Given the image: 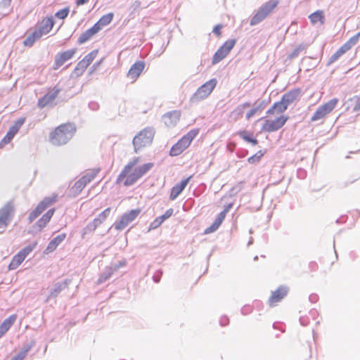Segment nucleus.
Segmentation results:
<instances>
[{"instance_id": "nucleus-15", "label": "nucleus", "mask_w": 360, "mask_h": 360, "mask_svg": "<svg viewBox=\"0 0 360 360\" xmlns=\"http://www.w3.org/2000/svg\"><path fill=\"white\" fill-rule=\"evenodd\" d=\"M181 117V112L173 110L165 113L163 117V121L168 127H174L179 122Z\"/></svg>"}, {"instance_id": "nucleus-54", "label": "nucleus", "mask_w": 360, "mask_h": 360, "mask_svg": "<svg viewBox=\"0 0 360 360\" xmlns=\"http://www.w3.org/2000/svg\"><path fill=\"white\" fill-rule=\"evenodd\" d=\"M219 226H217V225L213 222L209 227L205 229L204 233L205 234L211 233L214 231H216L218 229Z\"/></svg>"}, {"instance_id": "nucleus-18", "label": "nucleus", "mask_w": 360, "mask_h": 360, "mask_svg": "<svg viewBox=\"0 0 360 360\" xmlns=\"http://www.w3.org/2000/svg\"><path fill=\"white\" fill-rule=\"evenodd\" d=\"M54 25L53 16L48 17L41 20L36 30L42 36L48 34Z\"/></svg>"}, {"instance_id": "nucleus-8", "label": "nucleus", "mask_w": 360, "mask_h": 360, "mask_svg": "<svg viewBox=\"0 0 360 360\" xmlns=\"http://www.w3.org/2000/svg\"><path fill=\"white\" fill-rule=\"evenodd\" d=\"M338 102V100L337 98H333L323 105L319 106L312 115L311 120L314 122L324 117L335 108Z\"/></svg>"}, {"instance_id": "nucleus-51", "label": "nucleus", "mask_w": 360, "mask_h": 360, "mask_svg": "<svg viewBox=\"0 0 360 360\" xmlns=\"http://www.w3.org/2000/svg\"><path fill=\"white\" fill-rule=\"evenodd\" d=\"M111 209L110 207L106 208L102 212H101L98 217L102 221H105V219L109 216Z\"/></svg>"}, {"instance_id": "nucleus-9", "label": "nucleus", "mask_w": 360, "mask_h": 360, "mask_svg": "<svg viewBox=\"0 0 360 360\" xmlns=\"http://www.w3.org/2000/svg\"><path fill=\"white\" fill-rule=\"evenodd\" d=\"M14 207L11 201L0 209V229H6L12 219Z\"/></svg>"}, {"instance_id": "nucleus-43", "label": "nucleus", "mask_w": 360, "mask_h": 360, "mask_svg": "<svg viewBox=\"0 0 360 360\" xmlns=\"http://www.w3.org/2000/svg\"><path fill=\"white\" fill-rule=\"evenodd\" d=\"M44 212V210L40 207H39L38 205L37 206V207L30 213L29 214V217H28V219L30 221V222H32L35 219H37L42 212Z\"/></svg>"}, {"instance_id": "nucleus-4", "label": "nucleus", "mask_w": 360, "mask_h": 360, "mask_svg": "<svg viewBox=\"0 0 360 360\" xmlns=\"http://www.w3.org/2000/svg\"><path fill=\"white\" fill-rule=\"evenodd\" d=\"M154 134V130L149 127L145 128L136 134L133 139L135 152L138 153L139 149L150 145L153 141Z\"/></svg>"}, {"instance_id": "nucleus-21", "label": "nucleus", "mask_w": 360, "mask_h": 360, "mask_svg": "<svg viewBox=\"0 0 360 360\" xmlns=\"http://www.w3.org/2000/svg\"><path fill=\"white\" fill-rule=\"evenodd\" d=\"M17 319L16 314H12L6 318L0 325V338H1L12 326Z\"/></svg>"}, {"instance_id": "nucleus-5", "label": "nucleus", "mask_w": 360, "mask_h": 360, "mask_svg": "<svg viewBox=\"0 0 360 360\" xmlns=\"http://www.w3.org/2000/svg\"><path fill=\"white\" fill-rule=\"evenodd\" d=\"M217 84V81L214 78L206 82L191 96L190 101L194 103L206 98L212 92Z\"/></svg>"}, {"instance_id": "nucleus-52", "label": "nucleus", "mask_w": 360, "mask_h": 360, "mask_svg": "<svg viewBox=\"0 0 360 360\" xmlns=\"http://www.w3.org/2000/svg\"><path fill=\"white\" fill-rule=\"evenodd\" d=\"M25 122V117H20L15 121L14 124L12 125L14 128L19 131L20 128L22 126V124Z\"/></svg>"}, {"instance_id": "nucleus-38", "label": "nucleus", "mask_w": 360, "mask_h": 360, "mask_svg": "<svg viewBox=\"0 0 360 360\" xmlns=\"http://www.w3.org/2000/svg\"><path fill=\"white\" fill-rule=\"evenodd\" d=\"M56 201V196L46 197L38 204V206L44 211L48 207L53 205Z\"/></svg>"}, {"instance_id": "nucleus-35", "label": "nucleus", "mask_w": 360, "mask_h": 360, "mask_svg": "<svg viewBox=\"0 0 360 360\" xmlns=\"http://www.w3.org/2000/svg\"><path fill=\"white\" fill-rule=\"evenodd\" d=\"M347 51H348L345 48H344L343 46L340 47L335 53H334L330 58H329L327 65H329L334 63L335 61L338 60L341 56H342L344 53H345Z\"/></svg>"}, {"instance_id": "nucleus-33", "label": "nucleus", "mask_w": 360, "mask_h": 360, "mask_svg": "<svg viewBox=\"0 0 360 360\" xmlns=\"http://www.w3.org/2000/svg\"><path fill=\"white\" fill-rule=\"evenodd\" d=\"M238 135L248 143H251L252 146H256L258 143V140L252 136V134L247 131H240Z\"/></svg>"}, {"instance_id": "nucleus-47", "label": "nucleus", "mask_w": 360, "mask_h": 360, "mask_svg": "<svg viewBox=\"0 0 360 360\" xmlns=\"http://www.w3.org/2000/svg\"><path fill=\"white\" fill-rule=\"evenodd\" d=\"M70 12V8L69 7H65L58 11H57L56 13H55V17L58 18V19H65V18H67L68 13Z\"/></svg>"}, {"instance_id": "nucleus-36", "label": "nucleus", "mask_w": 360, "mask_h": 360, "mask_svg": "<svg viewBox=\"0 0 360 360\" xmlns=\"http://www.w3.org/2000/svg\"><path fill=\"white\" fill-rule=\"evenodd\" d=\"M141 177L139 176L137 172L135 170H134V172L132 173L127 175V176L124 182V185L125 186H131V185L134 184L138 181V179H139Z\"/></svg>"}, {"instance_id": "nucleus-27", "label": "nucleus", "mask_w": 360, "mask_h": 360, "mask_svg": "<svg viewBox=\"0 0 360 360\" xmlns=\"http://www.w3.org/2000/svg\"><path fill=\"white\" fill-rule=\"evenodd\" d=\"M55 212V209L52 208L49 210H48L43 216L37 221V225L40 228L42 229L46 226L47 223L51 220V217L53 215V213Z\"/></svg>"}, {"instance_id": "nucleus-30", "label": "nucleus", "mask_w": 360, "mask_h": 360, "mask_svg": "<svg viewBox=\"0 0 360 360\" xmlns=\"http://www.w3.org/2000/svg\"><path fill=\"white\" fill-rule=\"evenodd\" d=\"M41 37V35L35 30L26 37L23 41V44L25 46L31 47Z\"/></svg>"}, {"instance_id": "nucleus-64", "label": "nucleus", "mask_w": 360, "mask_h": 360, "mask_svg": "<svg viewBox=\"0 0 360 360\" xmlns=\"http://www.w3.org/2000/svg\"><path fill=\"white\" fill-rule=\"evenodd\" d=\"M18 129L11 126L7 132L10 134L13 137H14L15 135L18 133Z\"/></svg>"}, {"instance_id": "nucleus-3", "label": "nucleus", "mask_w": 360, "mask_h": 360, "mask_svg": "<svg viewBox=\"0 0 360 360\" xmlns=\"http://www.w3.org/2000/svg\"><path fill=\"white\" fill-rule=\"evenodd\" d=\"M278 1L270 0L263 4L252 17L250 21L251 26H255L262 22L277 6Z\"/></svg>"}, {"instance_id": "nucleus-40", "label": "nucleus", "mask_w": 360, "mask_h": 360, "mask_svg": "<svg viewBox=\"0 0 360 360\" xmlns=\"http://www.w3.org/2000/svg\"><path fill=\"white\" fill-rule=\"evenodd\" d=\"M87 67L88 65H86V63L83 60H82L77 64L76 67L73 70V74L75 76L79 77L83 74V72L86 70Z\"/></svg>"}, {"instance_id": "nucleus-1", "label": "nucleus", "mask_w": 360, "mask_h": 360, "mask_svg": "<svg viewBox=\"0 0 360 360\" xmlns=\"http://www.w3.org/2000/svg\"><path fill=\"white\" fill-rule=\"evenodd\" d=\"M75 131L76 128L73 124H61L50 134L51 141L56 146L66 144L72 138Z\"/></svg>"}, {"instance_id": "nucleus-14", "label": "nucleus", "mask_w": 360, "mask_h": 360, "mask_svg": "<svg viewBox=\"0 0 360 360\" xmlns=\"http://www.w3.org/2000/svg\"><path fill=\"white\" fill-rule=\"evenodd\" d=\"M77 51V49H72L67 50L58 55L55 58V63L53 69L57 70L62 66L66 61L70 60Z\"/></svg>"}, {"instance_id": "nucleus-25", "label": "nucleus", "mask_w": 360, "mask_h": 360, "mask_svg": "<svg viewBox=\"0 0 360 360\" xmlns=\"http://www.w3.org/2000/svg\"><path fill=\"white\" fill-rule=\"evenodd\" d=\"M98 32L99 31L97 30V27L93 25L91 28L86 30L79 36L77 40V43L79 44H82L85 43Z\"/></svg>"}, {"instance_id": "nucleus-63", "label": "nucleus", "mask_w": 360, "mask_h": 360, "mask_svg": "<svg viewBox=\"0 0 360 360\" xmlns=\"http://www.w3.org/2000/svg\"><path fill=\"white\" fill-rule=\"evenodd\" d=\"M309 300L311 303H316L319 300V296L316 294H311L309 296Z\"/></svg>"}, {"instance_id": "nucleus-42", "label": "nucleus", "mask_w": 360, "mask_h": 360, "mask_svg": "<svg viewBox=\"0 0 360 360\" xmlns=\"http://www.w3.org/2000/svg\"><path fill=\"white\" fill-rule=\"evenodd\" d=\"M273 109L276 110V112L277 114L282 113L285 112L288 107L285 105V104L283 103V101L281 99L280 101L276 102L273 105Z\"/></svg>"}, {"instance_id": "nucleus-37", "label": "nucleus", "mask_w": 360, "mask_h": 360, "mask_svg": "<svg viewBox=\"0 0 360 360\" xmlns=\"http://www.w3.org/2000/svg\"><path fill=\"white\" fill-rule=\"evenodd\" d=\"M25 260L18 253H17L12 259L8 265L9 270H14Z\"/></svg>"}, {"instance_id": "nucleus-34", "label": "nucleus", "mask_w": 360, "mask_h": 360, "mask_svg": "<svg viewBox=\"0 0 360 360\" xmlns=\"http://www.w3.org/2000/svg\"><path fill=\"white\" fill-rule=\"evenodd\" d=\"M153 165H154L152 162L145 163L142 165L139 166L134 170L137 172L140 177H142L144 174H146L149 170L152 169Z\"/></svg>"}, {"instance_id": "nucleus-2", "label": "nucleus", "mask_w": 360, "mask_h": 360, "mask_svg": "<svg viewBox=\"0 0 360 360\" xmlns=\"http://www.w3.org/2000/svg\"><path fill=\"white\" fill-rule=\"evenodd\" d=\"M198 133L199 129L197 128L189 131L172 146L169 150V155L171 156H177L182 153L190 146L191 143L197 136Z\"/></svg>"}, {"instance_id": "nucleus-28", "label": "nucleus", "mask_w": 360, "mask_h": 360, "mask_svg": "<svg viewBox=\"0 0 360 360\" xmlns=\"http://www.w3.org/2000/svg\"><path fill=\"white\" fill-rule=\"evenodd\" d=\"M89 184L85 177L82 176L78 181H77L73 186L72 187V191L78 195L82 192V191L84 188V187Z\"/></svg>"}, {"instance_id": "nucleus-49", "label": "nucleus", "mask_w": 360, "mask_h": 360, "mask_svg": "<svg viewBox=\"0 0 360 360\" xmlns=\"http://www.w3.org/2000/svg\"><path fill=\"white\" fill-rule=\"evenodd\" d=\"M35 344L36 341L34 339H32L29 342L25 344L21 349L27 354V352L35 345Z\"/></svg>"}, {"instance_id": "nucleus-48", "label": "nucleus", "mask_w": 360, "mask_h": 360, "mask_svg": "<svg viewBox=\"0 0 360 360\" xmlns=\"http://www.w3.org/2000/svg\"><path fill=\"white\" fill-rule=\"evenodd\" d=\"M95 225L89 222L82 230V238H84L86 234L94 232L96 230Z\"/></svg>"}, {"instance_id": "nucleus-22", "label": "nucleus", "mask_w": 360, "mask_h": 360, "mask_svg": "<svg viewBox=\"0 0 360 360\" xmlns=\"http://www.w3.org/2000/svg\"><path fill=\"white\" fill-rule=\"evenodd\" d=\"M266 104L265 101H256L253 104V108L246 113V120H249L255 114L262 112L266 108Z\"/></svg>"}, {"instance_id": "nucleus-55", "label": "nucleus", "mask_w": 360, "mask_h": 360, "mask_svg": "<svg viewBox=\"0 0 360 360\" xmlns=\"http://www.w3.org/2000/svg\"><path fill=\"white\" fill-rule=\"evenodd\" d=\"M162 274V270H158L153 276V280L155 283H159Z\"/></svg>"}, {"instance_id": "nucleus-53", "label": "nucleus", "mask_w": 360, "mask_h": 360, "mask_svg": "<svg viewBox=\"0 0 360 360\" xmlns=\"http://www.w3.org/2000/svg\"><path fill=\"white\" fill-rule=\"evenodd\" d=\"M302 50L301 46L295 48L292 53L288 56V58L290 59H292L294 58H296L299 56L300 51Z\"/></svg>"}, {"instance_id": "nucleus-44", "label": "nucleus", "mask_w": 360, "mask_h": 360, "mask_svg": "<svg viewBox=\"0 0 360 360\" xmlns=\"http://www.w3.org/2000/svg\"><path fill=\"white\" fill-rule=\"evenodd\" d=\"M100 172V168H94L91 169L89 172H87L83 176L86 178L87 181L90 183L94 178L96 176L98 173Z\"/></svg>"}, {"instance_id": "nucleus-31", "label": "nucleus", "mask_w": 360, "mask_h": 360, "mask_svg": "<svg viewBox=\"0 0 360 360\" xmlns=\"http://www.w3.org/2000/svg\"><path fill=\"white\" fill-rule=\"evenodd\" d=\"M309 18L310 20V22L314 25L317 23L318 22H320L321 24H323L325 20L323 11L321 10H318L314 12L313 13L310 14Z\"/></svg>"}, {"instance_id": "nucleus-7", "label": "nucleus", "mask_w": 360, "mask_h": 360, "mask_svg": "<svg viewBox=\"0 0 360 360\" xmlns=\"http://www.w3.org/2000/svg\"><path fill=\"white\" fill-rule=\"evenodd\" d=\"M140 209L131 210L128 212L124 213L119 220H117L113 226L116 230H123L129 223L133 221L140 214Z\"/></svg>"}, {"instance_id": "nucleus-24", "label": "nucleus", "mask_w": 360, "mask_h": 360, "mask_svg": "<svg viewBox=\"0 0 360 360\" xmlns=\"http://www.w3.org/2000/svg\"><path fill=\"white\" fill-rule=\"evenodd\" d=\"M120 269V266L113 265L110 266H107L104 271L101 274L100 277L98 279V283H102L109 279L115 271H117Z\"/></svg>"}, {"instance_id": "nucleus-39", "label": "nucleus", "mask_w": 360, "mask_h": 360, "mask_svg": "<svg viewBox=\"0 0 360 360\" xmlns=\"http://www.w3.org/2000/svg\"><path fill=\"white\" fill-rule=\"evenodd\" d=\"M37 245V242L34 241L27 246H25L24 248H22L21 250H20L18 253L21 255L22 257L25 259V257L36 248Z\"/></svg>"}, {"instance_id": "nucleus-12", "label": "nucleus", "mask_w": 360, "mask_h": 360, "mask_svg": "<svg viewBox=\"0 0 360 360\" xmlns=\"http://www.w3.org/2000/svg\"><path fill=\"white\" fill-rule=\"evenodd\" d=\"M70 283L71 280L68 278L54 283L53 287L50 290L49 295L47 297L46 301H49L51 298L58 297L63 290L68 288Z\"/></svg>"}, {"instance_id": "nucleus-62", "label": "nucleus", "mask_w": 360, "mask_h": 360, "mask_svg": "<svg viewBox=\"0 0 360 360\" xmlns=\"http://www.w3.org/2000/svg\"><path fill=\"white\" fill-rule=\"evenodd\" d=\"M309 318L307 316H301L300 318V322L302 326H307L309 323Z\"/></svg>"}, {"instance_id": "nucleus-23", "label": "nucleus", "mask_w": 360, "mask_h": 360, "mask_svg": "<svg viewBox=\"0 0 360 360\" xmlns=\"http://www.w3.org/2000/svg\"><path fill=\"white\" fill-rule=\"evenodd\" d=\"M65 233L58 235L49 243L46 248V252L49 253L54 251L57 247L65 239Z\"/></svg>"}, {"instance_id": "nucleus-56", "label": "nucleus", "mask_w": 360, "mask_h": 360, "mask_svg": "<svg viewBox=\"0 0 360 360\" xmlns=\"http://www.w3.org/2000/svg\"><path fill=\"white\" fill-rule=\"evenodd\" d=\"M241 184L242 183L238 184V185L233 186L230 190L231 195H235V194L238 193L239 191H241V189H242Z\"/></svg>"}, {"instance_id": "nucleus-26", "label": "nucleus", "mask_w": 360, "mask_h": 360, "mask_svg": "<svg viewBox=\"0 0 360 360\" xmlns=\"http://www.w3.org/2000/svg\"><path fill=\"white\" fill-rule=\"evenodd\" d=\"M113 16L114 15L112 13H107L103 15L94 25L95 27H97V30L100 31L102 29V27L110 23L113 18Z\"/></svg>"}, {"instance_id": "nucleus-19", "label": "nucleus", "mask_w": 360, "mask_h": 360, "mask_svg": "<svg viewBox=\"0 0 360 360\" xmlns=\"http://www.w3.org/2000/svg\"><path fill=\"white\" fill-rule=\"evenodd\" d=\"M300 93L301 91L300 89H294L284 94L281 97V100L283 101L285 105L288 107L290 105L299 99Z\"/></svg>"}, {"instance_id": "nucleus-29", "label": "nucleus", "mask_w": 360, "mask_h": 360, "mask_svg": "<svg viewBox=\"0 0 360 360\" xmlns=\"http://www.w3.org/2000/svg\"><path fill=\"white\" fill-rule=\"evenodd\" d=\"M138 160H134L133 161L129 162L122 171L120 172V174L118 175L117 179V183H120L122 179H124L125 177L127 176V174L131 171V169L135 166V165L137 163Z\"/></svg>"}, {"instance_id": "nucleus-10", "label": "nucleus", "mask_w": 360, "mask_h": 360, "mask_svg": "<svg viewBox=\"0 0 360 360\" xmlns=\"http://www.w3.org/2000/svg\"><path fill=\"white\" fill-rule=\"evenodd\" d=\"M288 120V117L281 115L274 120H265L261 130L265 132H273L281 129Z\"/></svg>"}, {"instance_id": "nucleus-59", "label": "nucleus", "mask_w": 360, "mask_h": 360, "mask_svg": "<svg viewBox=\"0 0 360 360\" xmlns=\"http://www.w3.org/2000/svg\"><path fill=\"white\" fill-rule=\"evenodd\" d=\"M27 354L23 352L22 349L16 354L14 356L18 359V360H23L25 356H26Z\"/></svg>"}, {"instance_id": "nucleus-61", "label": "nucleus", "mask_w": 360, "mask_h": 360, "mask_svg": "<svg viewBox=\"0 0 360 360\" xmlns=\"http://www.w3.org/2000/svg\"><path fill=\"white\" fill-rule=\"evenodd\" d=\"M89 108L92 110H97L99 108V105L98 103L92 101L89 103Z\"/></svg>"}, {"instance_id": "nucleus-46", "label": "nucleus", "mask_w": 360, "mask_h": 360, "mask_svg": "<svg viewBox=\"0 0 360 360\" xmlns=\"http://www.w3.org/2000/svg\"><path fill=\"white\" fill-rule=\"evenodd\" d=\"M97 54H98V51L94 50L91 52H90L89 53H88L86 56H85V57L82 60L89 66L92 63V61L94 60V58L96 57Z\"/></svg>"}, {"instance_id": "nucleus-32", "label": "nucleus", "mask_w": 360, "mask_h": 360, "mask_svg": "<svg viewBox=\"0 0 360 360\" xmlns=\"http://www.w3.org/2000/svg\"><path fill=\"white\" fill-rule=\"evenodd\" d=\"M250 103L246 102L243 104H240L238 105L231 112V117H233L234 119H238L240 117H241L244 113V110L246 108H248L250 106Z\"/></svg>"}, {"instance_id": "nucleus-20", "label": "nucleus", "mask_w": 360, "mask_h": 360, "mask_svg": "<svg viewBox=\"0 0 360 360\" xmlns=\"http://www.w3.org/2000/svg\"><path fill=\"white\" fill-rule=\"evenodd\" d=\"M173 212L174 210L172 208H169L165 212V214L155 218V219L150 223L148 231L158 228L166 219L173 214Z\"/></svg>"}, {"instance_id": "nucleus-13", "label": "nucleus", "mask_w": 360, "mask_h": 360, "mask_svg": "<svg viewBox=\"0 0 360 360\" xmlns=\"http://www.w3.org/2000/svg\"><path fill=\"white\" fill-rule=\"evenodd\" d=\"M288 290L289 288L287 286L281 285L275 291H273L269 299L270 306H274L281 301L288 295Z\"/></svg>"}, {"instance_id": "nucleus-50", "label": "nucleus", "mask_w": 360, "mask_h": 360, "mask_svg": "<svg viewBox=\"0 0 360 360\" xmlns=\"http://www.w3.org/2000/svg\"><path fill=\"white\" fill-rule=\"evenodd\" d=\"M13 139V137L7 132L0 142V148H2L6 144L8 143Z\"/></svg>"}, {"instance_id": "nucleus-6", "label": "nucleus", "mask_w": 360, "mask_h": 360, "mask_svg": "<svg viewBox=\"0 0 360 360\" xmlns=\"http://www.w3.org/2000/svg\"><path fill=\"white\" fill-rule=\"evenodd\" d=\"M236 43L235 39L226 41L215 52L212 60V64L215 65L222 60L234 47Z\"/></svg>"}, {"instance_id": "nucleus-57", "label": "nucleus", "mask_w": 360, "mask_h": 360, "mask_svg": "<svg viewBox=\"0 0 360 360\" xmlns=\"http://www.w3.org/2000/svg\"><path fill=\"white\" fill-rule=\"evenodd\" d=\"M229 323V319L227 316H221L220 320H219V323L221 326H225L226 325H228Z\"/></svg>"}, {"instance_id": "nucleus-11", "label": "nucleus", "mask_w": 360, "mask_h": 360, "mask_svg": "<svg viewBox=\"0 0 360 360\" xmlns=\"http://www.w3.org/2000/svg\"><path fill=\"white\" fill-rule=\"evenodd\" d=\"M61 91V89L56 86L46 93L44 96L40 98L37 102V106L42 109L51 104Z\"/></svg>"}, {"instance_id": "nucleus-45", "label": "nucleus", "mask_w": 360, "mask_h": 360, "mask_svg": "<svg viewBox=\"0 0 360 360\" xmlns=\"http://www.w3.org/2000/svg\"><path fill=\"white\" fill-rule=\"evenodd\" d=\"M264 155V153L262 150H259L256 154L252 155L248 159V162L250 164H256L259 162L262 157Z\"/></svg>"}, {"instance_id": "nucleus-58", "label": "nucleus", "mask_w": 360, "mask_h": 360, "mask_svg": "<svg viewBox=\"0 0 360 360\" xmlns=\"http://www.w3.org/2000/svg\"><path fill=\"white\" fill-rule=\"evenodd\" d=\"M354 99L356 100V101L353 110L354 111L357 112L360 110V97H356L354 98Z\"/></svg>"}, {"instance_id": "nucleus-60", "label": "nucleus", "mask_w": 360, "mask_h": 360, "mask_svg": "<svg viewBox=\"0 0 360 360\" xmlns=\"http://www.w3.org/2000/svg\"><path fill=\"white\" fill-rule=\"evenodd\" d=\"M222 28L221 25H217L213 28V33L217 36H219L221 34V29Z\"/></svg>"}, {"instance_id": "nucleus-41", "label": "nucleus", "mask_w": 360, "mask_h": 360, "mask_svg": "<svg viewBox=\"0 0 360 360\" xmlns=\"http://www.w3.org/2000/svg\"><path fill=\"white\" fill-rule=\"evenodd\" d=\"M360 37V32H357L355 35L352 37L347 41H346L342 46L347 51L351 49L358 42Z\"/></svg>"}, {"instance_id": "nucleus-17", "label": "nucleus", "mask_w": 360, "mask_h": 360, "mask_svg": "<svg viewBox=\"0 0 360 360\" xmlns=\"http://www.w3.org/2000/svg\"><path fill=\"white\" fill-rule=\"evenodd\" d=\"M191 177L192 176H191L182 180L180 183L176 184L172 188L169 195V199L171 200H175L181 193V192L184 190V188L188 184Z\"/></svg>"}, {"instance_id": "nucleus-16", "label": "nucleus", "mask_w": 360, "mask_h": 360, "mask_svg": "<svg viewBox=\"0 0 360 360\" xmlns=\"http://www.w3.org/2000/svg\"><path fill=\"white\" fill-rule=\"evenodd\" d=\"M144 67L145 63L143 61L139 60L136 62L131 66L127 77L134 81L136 80L143 70Z\"/></svg>"}]
</instances>
